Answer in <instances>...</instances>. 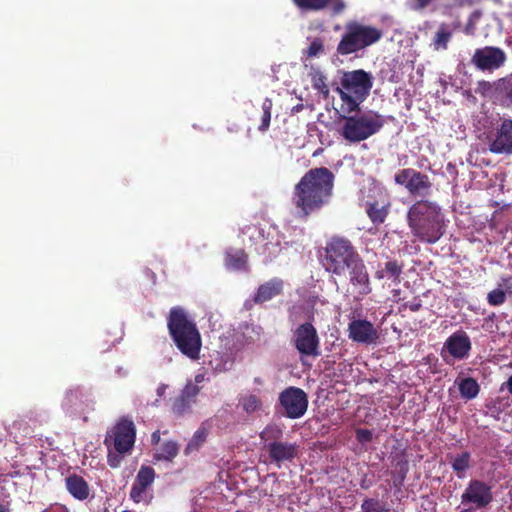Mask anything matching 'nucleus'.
<instances>
[{
    "label": "nucleus",
    "mask_w": 512,
    "mask_h": 512,
    "mask_svg": "<svg viewBox=\"0 0 512 512\" xmlns=\"http://www.w3.org/2000/svg\"><path fill=\"white\" fill-rule=\"evenodd\" d=\"M322 264L333 275L348 276L353 292L358 296H366L372 291L364 260L349 239L341 236L330 238L324 247Z\"/></svg>",
    "instance_id": "obj_1"
},
{
    "label": "nucleus",
    "mask_w": 512,
    "mask_h": 512,
    "mask_svg": "<svg viewBox=\"0 0 512 512\" xmlns=\"http://www.w3.org/2000/svg\"><path fill=\"white\" fill-rule=\"evenodd\" d=\"M335 176L326 167L309 169L294 186L293 204L300 216L307 218L321 210L333 195Z\"/></svg>",
    "instance_id": "obj_2"
},
{
    "label": "nucleus",
    "mask_w": 512,
    "mask_h": 512,
    "mask_svg": "<svg viewBox=\"0 0 512 512\" xmlns=\"http://www.w3.org/2000/svg\"><path fill=\"white\" fill-rule=\"evenodd\" d=\"M406 221L412 236L420 243L435 244L446 232L441 206L429 199L416 200L407 210Z\"/></svg>",
    "instance_id": "obj_3"
},
{
    "label": "nucleus",
    "mask_w": 512,
    "mask_h": 512,
    "mask_svg": "<svg viewBox=\"0 0 512 512\" xmlns=\"http://www.w3.org/2000/svg\"><path fill=\"white\" fill-rule=\"evenodd\" d=\"M167 329L176 348L187 358L199 360L202 348L201 334L195 321L182 306L170 308Z\"/></svg>",
    "instance_id": "obj_4"
},
{
    "label": "nucleus",
    "mask_w": 512,
    "mask_h": 512,
    "mask_svg": "<svg viewBox=\"0 0 512 512\" xmlns=\"http://www.w3.org/2000/svg\"><path fill=\"white\" fill-rule=\"evenodd\" d=\"M372 85V75L362 69L344 72L340 87L336 89L342 101L341 111L346 114L360 112V105L369 95Z\"/></svg>",
    "instance_id": "obj_5"
},
{
    "label": "nucleus",
    "mask_w": 512,
    "mask_h": 512,
    "mask_svg": "<svg viewBox=\"0 0 512 512\" xmlns=\"http://www.w3.org/2000/svg\"><path fill=\"white\" fill-rule=\"evenodd\" d=\"M340 116L343 121L340 135L349 143H359L377 134L384 126L385 119L374 111L365 113L355 112Z\"/></svg>",
    "instance_id": "obj_6"
},
{
    "label": "nucleus",
    "mask_w": 512,
    "mask_h": 512,
    "mask_svg": "<svg viewBox=\"0 0 512 512\" xmlns=\"http://www.w3.org/2000/svg\"><path fill=\"white\" fill-rule=\"evenodd\" d=\"M383 36V32L371 25L356 20L345 23L344 33L336 47L337 54L347 56L355 54L375 43Z\"/></svg>",
    "instance_id": "obj_7"
},
{
    "label": "nucleus",
    "mask_w": 512,
    "mask_h": 512,
    "mask_svg": "<svg viewBox=\"0 0 512 512\" xmlns=\"http://www.w3.org/2000/svg\"><path fill=\"white\" fill-rule=\"evenodd\" d=\"M136 440V427L128 419H121L106 433L104 444L122 455H130Z\"/></svg>",
    "instance_id": "obj_8"
},
{
    "label": "nucleus",
    "mask_w": 512,
    "mask_h": 512,
    "mask_svg": "<svg viewBox=\"0 0 512 512\" xmlns=\"http://www.w3.org/2000/svg\"><path fill=\"white\" fill-rule=\"evenodd\" d=\"M394 182L415 198L428 196L433 185L427 174L413 168L398 170L394 175Z\"/></svg>",
    "instance_id": "obj_9"
},
{
    "label": "nucleus",
    "mask_w": 512,
    "mask_h": 512,
    "mask_svg": "<svg viewBox=\"0 0 512 512\" xmlns=\"http://www.w3.org/2000/svg\"><path fill=\"white\" fill-rule=\"evenodd\" d=\"M488 149L496 155H512V117H500L488 135Z\"/></svg>",
    "instance_id": "obj_10"
},
{
    "label": "nucleus",
    "mask_w": 512,
    "mask_h": 512,
    "mask_svg": "<svg viewBox=\"0 0 512 512\" xmlns=\"http://www.w3.org/2000/svg\"><path fill=\"white\" fill-rule=\"evenodd\" d=\"M493 499L491 487L483 481L471 480L461 495L460 512H474L487 507Z\"/></svg>",
    "instance_id": "obj_11"
},
{
    "label": "nucleus",
    "mask_w": 512,
    "mask_h": 512,
    "mask_svg": "<svg viewBox=\"0 0 512 512\" xmlns=\"http://www.w3.org/2000/svg\"><path fill=\"white\" fill-rule=\"evenodd\" d=\"M314 316L310 313L307 322L300 324L294 331V346L296 350L305 356L316 357L320 355L319 351V336L316 328L312 324Z\"/></svg>",
    "instance_id": "obj_12"
},
{
    "label": "nucleus",
    "mask_w": 512,
    "mask_h": 512,
    "mask_svg": "<svg viewBox=\"0 0 512 512\" xmlns=\"http://www.w3.org/2000/svg\"><path fill=\"white\" fill-rule=\"evenodd\" d=\"M506 61L505 52L494 46L478 48L472 55L471 62L481 71H495L501 68Z\"/></svg>",
    "instance_id": "obj_13"
},
{
    "label": "nucleus",
    "mask_w": 512,
    "mask_h": 512,
    "mask_svg": "<svg viewBox=\"0 0 512 512\" xmlns=\"http://www.w3.org/2000/svg\"><path fill=\"white\" fill-rule=\"evenodd\" d=\"M155 476V470L152 467L146 465L140 467L130 490V498L135 503L149 504L151 502L152 494L149 492V488L153 484Z\"/></svg>",
    "instance_id": "obj_14"
},
{
    "label": "nucleus",
    "mask_w": 512,
    "mask_h": 512,
    "mask_svg": "<svg viewBox=\"0 0 512 512\" xmlns=\"http://www.w3.org/2000/svg\"><path fill=\"white\" fill-rule=\"evenodd\" d=\"M279 401L286 416H303L308 407L307 394L297 387H289L282 391Z\"/></svg>",
    "instance_id": "obj_15"
},
{
    "label": "nucleus",
    "mask_w": 512,
    "mask_h": 512,
    "mask_svg": "<svg viewBox=\"0 0 512 512\" xmlns=\"http://www.w3.org/2000/svg\"><path fill=\"white\" fill-rule=\"evenodd\" d=\"M348 337L353 342L361 344H375L379 333L373 323L366 319H352L347 328Z\"/></svg>",
    "instance_id": "obj_16"
},
{
    "label": "nucleus",
    "mask_w": 512,
    "mask_h": 512,
    "mask_svg": "<svg viewBox=\"0 0 512 512\" xmlns=\"http://www.w3.org/2000/svg\"><path fill=\"white\" fill-rule=\"evenodd\" d=\"M292 2L302 12L330 10L332 15H340L347 8L345 0H292Z\"/></svg>",
    "instance_id": "obj_17"
},
{
    "label": "nucleus",
    "mask_w": 512,
    "mask_h": 512,
    "mask_svg": "<svg viewBox=\"0 0 512 512\" xmlns=\"http://www.w3.org/2000/svg\"><path fill=\"white\" fill-rule=\"evenodd\" d=\"M199 392L200 388L198 385L189 381L178 396L170 399L171 412L176 415L189 413L192 406L196 403Z\"/></svg>",
    "instance_id": "obj_18"
},
{
    "label": "nucleus",
    "mask_w": 512,
    "mask_h": 512,
    "mask_svg": "<svg viewBox=\"0 0 512 512\" xmlns=\"http://www.w3.org/2000/svg\"><path fill=\"white\" fill-rule=\"evenodd\" d=\"M472 344L465 331L459 330L451 334L444 343L446 350L454 359L463 360L468 358Z\"/></svg>",
    "instance_id": "obj_19"
},
{
    "label": "nucleus",
    "mask_w": 512,
    "mask_h": 512,
    "mask_svg": "<svg viewBox=\"0 0 512 512\" xmlns=\"http://www.w3.org/2000/svg\"><path fill=\"white\" fill-rule=\"evenodd\" d=\"M283 286V280L277 277L261 284L254 294V303L262 304L281 295L283 293Z\"/></svg>",
    "instance_id": "obj_20"
},
{
    "label": "nucleus",
    "mask_w": 512,
    "mask_h": 512,
    "mask_svg": "<svg viewBox=\"0 0 512 512\" xmlns=\"http://www.w3.org/2000/svg\"><path fill=\"white\" fill-rule=\"evenodd\" d=\"M267 450L271 461L276 463L291 461L298 455V447L287 442H271Z\"/></svg>",
    "instance_id": "obj_21"
},
{
    "label": "nucleus",
    "mask_w": 512,
    "mask_h": 512,
    "mask_svg": "<svg viewBox=\"0 0 512 512\" xmlns=\"http://www.w3.org/2000/svg\"><path fill=\"white\" fill-rule=\"evenodd\" d=\"M391 208V202H379V201H368L365 205V211L370 221L375 225L379 226L383 224Z\"/></svg>",
    "instance_id": "obj_22"
},
{
    "label": "nucleus",
    "mask_w": 512,
    "mask_h": 512,
    "mask_svg": "<svg viewBox=\"0 0 512 512\" xmlns=\"http://www.w3.org/2000/svg\"><path fill=\"white\" fill-rule=\"evenodd\" d=\"M282 250L281 242L278 237L269 238V234L267 235V240H265L259 247H257V254L264 257L265 262H270L275 259Z\"/></svg>",
    "instance_id": "obj_23"
},
{
    "label": "nucleus",
    "mask_w": 512,
    "mask_h": 512,
    "mask_svg": "<svg viewBox=\"0 0 512 512\" xmlns=\"http://www.w3.org/2000/svg\"><path fill=\"white\" fill-rule=\"evenodd\" d=\"M180 446L176 441L168 440L161 443L153 454L155 461L172 462L179 453Z\"/></svg>",
    "instance_id": "obj_24"
},
{
    "label": "nucleus",
    "mask_w": 512,
    "mask_h": 512,
    "mask_svg": "<svg viewBox=\"0 0 512 512\" xmlns=\"http://www.w3.org/2000/svg\"><path fill=\"white\" fill-rule=\"evenodd\" d=\"M454 29L448 23H441L433 37L432 45L435 50H446L448 43L452 38Z\"/></svg>",
    "instance_id": "obj_25"
},
{
    "label": "nucleus",
    "mask_w": 512,
    "mask_h": 512,
    "mask_svg": "<svg viewBox=\"0 0 512 512\" xmlns=\"http://www.w3.org/2000/svg\"><path fill=\"white\" fill-rule=\"evenodd\" d=\"M501 82L502 78H499L494 82L481 80L477 83L476 93L480 94L483 97H490L494 99L496 103L499 104L501 96V92L499 89L502 87L500 84Z\"/></svg>",
    "instance_id": "obj_26"
},
{
    "label": "nucleus",
    "mask_w": 512,
    "mask_h": 512,
    "mask_svg": "<svg viewBox=\"0 0 512 512\" xmlns=\"http://www.w3.org/2000/svg\"><path fill=\"white\" fill-rule=\"evenodd\" d=\"M242 234L247 237L249 246L253 247L255 252H257V247L267 240L264 229L255 224L246 225L242 229Z\"/></svg>",
    "instance_id": "obj_27"
},
{
    "label": "nucleus",
    "mask_w": 512,
    "mask_h": 512,
    "mask_svg": "<svg viewBox=\"0 0 512 512\" xmlns=\"http://www.w3.org/2000/svg\"><path fill=\"white\" fill-rule=\"evenodd\" d=\"M68 491L77 499L84 500L89 495V488L83 478L79 476H70L66 479Z\"/></svg>",
    "instance_id": "obj_28"
},
{
    "label": "nucleus",
    "mask_w": 512,
    "mask_h": 512,
    "mask_svg": "<svg viewBox=\"0 0 512 512\" xmlns=\"http://www.w3.org/2000/svg\"><path fill=\"white\" fill-rule=\"evenodd\" d=\"M403 271V264H400L397 260H390L385 263L383 269L376 272L377 279H383L385 277L392 278L395 282H400V276Z\"/></svg>",
    "instance_id": "obj_29"
},
{
    "label": "nucleus",
    "mask_w": 512,
    "mask_h": 512,
    "mask_svg": "<svg viewBox=\"0 0 512 512\" xmlns=\"http://www.w3.org/2000/svg\"><path fill=\"white\" fill-rule=\"evenodd\" d=\"M458 389L462 398L471 400L477 397L480 392L478 382L472 377H466L459 381Z\"/></svg>",
    "instance_id": "obj_30"
},
{
    "label": "nucleus",
    "mask_w": 512,
    "mask_h": 512,
    "mask_svg": "<svg viewBox=\"0 0 512 512\" xmlns=\"http://www.w3.org/2000/svg\"><path fill=\"white\" fill-rule=\"evenodd\" d=\"M208 435V429L205 425H202L191 437L189 442L187 443L184 454L190 455L199 450V448L204 444Z\"/></svg>",
    "instance_id": "obj_31"
},
{
    "label": "nucleus",
    "mask_w": 512,
    "mask_h": 512,
    "mask_svg": "<svg viewBox=\"0 0 512 512\" xmlns=\"http://www.w3.org/2000/svg\"><path fill=\"white\" fill-rule=\"evenodd\" d=\"M247 254L244 250H238L234 253H227L225 257V264L232 270H245L247 267Z\"/></svg>",
    "instance_id": "obj_32"
},
{
    "label": "nucleus",
    "mask_w": 512,
    "mask_h": 512,
    "mask_svg": "<svg viewBox=\"0 0 512 512\" xmlns=\"http://www.w3.org/2000/svg\"><path fill=\"white\" fill-rule=\"evenodd\" d=\"M501 92L499 105L503 107L512 106V73L502 77Z\"/></svg>",
    "instance_id": "obj_33"
},
{
    "label": "nucleus",
    "mask_w": 512,
    "mask_h": 512,
    "mask_svg": "<svg viewBox=\"0 0 512 512\" xmlns=\"http://www.w3.org/2000/svg\"><path fill=\"white\" fill-rule=\"evenodd\" d=\"M272 107H273L272 99L265 98L261 105L263 113H262V117H261V124L258 126V130L260 132H266L270 127Z\"/></svg>",
    "instance_id": "obj_34"
},
{
    "label": "nucleus",
    "mask_w": 512,
    "mask_h": 512,
    "mask_svg": "<svg viewBox=\"0 0 512 512\" xmlns=\"http://www.w3.org/2000/svg\"><path fill=\"white\" fill-rule=\"evenodd\" d=\"M86 396V392L81 387H74L65 392L63 404L71 407L77 405Z\"/></svg>",
    "instance_id": "obj_35"
},
{
    "label": "nucleus",
    "mask_w": 512,
    "mask_h": 512,
    "mask_svg": "<svg viewBox=\"0 0 512 512\" xmlns=\"http://www.w3.org/2000/svg\"><path fill=\"white\" fill-rule=\"evenodd\" d=\"M282 429L277 425H268L260 434L262 441L265 442L266 447L271 442H279L278 439L282 436Z\"/></svg>",
    "instance_id": "obj_36"
},
{
    "label": "nucleus",
    "mask_w": 512,
    "mask_h": 512,
    "mask_svg": "<svg viewBox=\"0 0 512 512\" xmlns=\"http://www.w3.org/2000/svg\"><path fill=\"white\" fill-rule=\"evenodd\" d=\"M506 299V291L503 290L500 284L487 294V303L493 307L504 304Z\"/></svg>",
    "instance_id": "obj_37"
},
{
    "label": "nucleus",
    "mask_w": 512,
    "mask_h": 512,
    "mask_svg": "<svg viewBox=\"0 0 512 512\" xmlns=\"http://www.w3.org/2000/svg\"><path fill=\"white\" fill-rule=\"evenodd\" d=\"M470 455L467 452H463L456 456L453 460L452 467L457 472L458 477H463L464 473L469 467Z\"/></svg>",
    "instance_id": "obj_38"
},
{
    "label": "nucleus",
    "mask_w": 512,
    "mask_h": 512,
    "mask_svg": "<svg viewBox=\"0 0 512 512\" xmlns=\"http://www.w3.org/2000/svg\"><path fill=\"white\" fill-rule=\"evenodd\" d=\"M241 404L243 406V410L248 414L258 411L261 407V401L255 395H248L243 397L241 399Z\"/></svg>",
    "instance_id": "obj_39"
},
{
    "label": "nucleus",
    "mask_w": 512,
    "mask_h": 512,
    "mask_svg": "<svg viewBox=\"0 0 512 512\" xmlns=\"http://www.w3.org/2000/svg\"><path fill=\"white\" fill-rule=\"evenodd\" d=\"M324 52V41L321 37H315L312 39L310 45L305 51V55L308 58L318 57Z\"/></svg>",
    "instance_id": "obj_40"
},
{
    "label": "nucleus",
    "mask_w": 512,
    "mask_h": 512,
    "mask_svg": "<svg viewBox=\"0 0 512 512\" xmlns=\"http://www.w3.org/2000/svg\"><path fill=\"white\" fill-rule=\"evenodd\" d=\"M363 512H385L386 508L381 502L375 499H366L361 505Z\"/></svg>",
    "instance_id": "obj_41"
},
{
    "label": "nucleus",
    "mask_w": 512,
    "mask_h": 512,
    "mask_svg": "<svg viewBox=\"0 0 512 512\" xmlns=\"http://www.w3.org/2000/svg\"><path fill=\"white\" fill-rule=\"evenodd\" d=\"M126 455H122L116 452L113 448L108 449L107 462L110 467L117 468L120 466L123 457Z\"/></svg>",
    "instance_id": "obj_42"
},
{
    "label": "nucleus",
    "mask_w": 512,
    "mask_h": 512,
    "mask_svg": "<svg viewBox=\"0 0 512 512\" xmlns=\"http://www.w3.org/2000/svg\"><path fill=\"white\" fill-rule=\"evenodd\" d=\"M411 2L412 8L416 11H422L432 4H434L437 0H409Z\"/></svg>",
    "instance_id": "obj_43"
},
{
    "label": "nucleus",
    "mask_w": 512,
    "mask_h": 512,
    "mask_svg": "<svg viewBox=\"0 0 512 512\" xmlns=\"http://www.w3.org/2000/svg\"><path fill=\"white\" fill-rule=\"evenodd\" d=\"M502 288L506 291V296H512V276H504L501 278Z\"/></svg>",
    "instance_id": "obj_44"
},
{
    "label": "nucleus",
    "mask_w": 512,
    "mask_h": 512,
    "mask_svg": "<svg viewBox=\"0 0 512 512\" xmlns=\"http://www.w3.org/2000/svg\"><path fill=\"white\" fill-rule=\"evenodd\" d=\"M372 438V432L366 429L357 430V439L359 442H369Z\"/></svg>",
    "instance_id": "obj_45"
},
{
    "label": "nucleus",
    "mask_w": 512,
    "mask_h": 512,
    "mask_svg": "<svg viewBox=\"0 0 512 512\" xmlns=\"http://www.w3.org/2000/svg\"><path fill=\"white\" fill-rule=\"evenodd\" d=\"M405 307L409 308L412 312H417L421 309L422 303L420 300L414 299L412 302L405 303Z\"/></svg>",
    "instance_id": "obj_46"
},
{
    "label": "nucleus",
    "mask_w": 512,
    "mask_h": 512,
    "mask_svg": "<svg viewBox=\"0 0 512 512\" xmlns=\"http://www.w3.org/2000/svg\"><path fill=\"white\" fill-rule=\"evenodd\" d=\"M168 385L167 384H164V383H161L158 387H157V390H156V394L158 396L159 399L163 398L166 394V390L168 389Z\"/></svg>",
    "instance_id": "obj_47"
},
{
    "label": "nucleus",
    "mask_w": 512,
    "mask_h": 512,
    "mask_svg": "<svg viewBox=\"0 0 512 512\" xmlns=\"http://www.w3.org/2000/svg\"><path fill=\"white\" fill-rule=\"evenodd\" d=\"M314 87H315V88H317V89H319V90H321V91H322V92H324V93H328V88H327V86L325 85L324 80H323V78H322V77H320V78L318 79V81H317V82H315Z\"/></svg>",
    "instance_id": "obj_48"
},
{
    "label": "nucleus",
    "mask_w": 512,
    "mask_h": 512,
    "mask_svg": "<svg viewBox=\"0 0 512 512\" xmlns=\"http://www.w3.org/2000/svg\"><path fill=\"white\" fill-rule=\"evenodd\" d=\"M151 443H152V445H158L160 443V431L159 430L152 433Z\"/></svg>",
    "instance_id": "obj_49"
},
{
    "label": "nucleus",
    "mask_w": 512,
    "mask_h": 512,
    "mask_svg": "<svg viewBox=\"0 0 512 512\" xmlns=\"http://www.w3.org/2000/svg\"><path fill=\"white\" fill-rule=\"evenodd\" d=\"M304 309V306H293L292 310L290 311V319L292 321H295L296 319H294V313L299 310V311H302Z\"/></svg>",
    "instance_id": "obj_50"
},
{
    "label": "nucleus",
    "mask_w": 512,
    "mask_h": 512,
    "mask_svg": "<svg viewBox=\"0 0 512 512\" xmlns=\"http://www.w3.org/2000/svg\"><path fill=\"white\" fill-rule=\"evenodd\" d=\"M505 387L508 392L512 395V374L509 376L508 380L505 383Z\"/></svg>",
    "instance_id": "obj_51"
},
{
    "label": "nucleus",
    "mask_w": 512,
    "mask_h": 512,
    "mask_svg": "<svg viewBox=\"0 0 512 512\" xmlns=\"http://www.w3.org/2000/svg\"><path fill=\"white\" fill-rule=\"evenodd\" d=\"M203 379H204V376H203L202 374H198V375H196V376H195V383H194V384H196V385H197L198 383L202 382V381H203Z\"/></svg>",
    "instance_id": "obj_52"
},
{
    "label": "nucleus",
    "mask_w": 512,
    "mask_h": 512,
    "mask_svg": "<svg viewBox=\"0 0 512 512\" xmlns=\"http://www.w3.org/2000/svg\"><path fill=\"white\" fill-rule=\"evenodd\" d=\"M0 512H9L8 506L0 503Z\"/></svg>",
    "instance_id": "obj_53"
},
{
    "label": "nucleus",
    "mask_w": 512,
    "mask_h": 512,
    "mask_svg": "<svg viewBox=\"0 0 512 512\" xmlns=\"http://www.w3.org/2000/svg\"><path fill=\"white\" fill-rule=\"evenodd\" d=\"M469 31H471V28L466 27V28H465V33H466V34H469V33H470Z\"/></svg>",
    "instance_id": "obj_54"
},
{
    "label": "nucleus",
    "mask_w": 512,
    "mask_h": 512,
    "mask_svg": "<svg viewBox=\"0 0 512 512\" xmlns=\"http://www.w3.org/2000/svg\"><path fill=\"white\" fill-rule=\"evenodd\" d=\"M469 31H471V28L466 27V28H465V33H466V34H469V33H470Z\"/></svg>",
    "instance_id": "obj_55"
},
{
    "label": "nucleus",
    "mask_w": 512,
    "mask_h": 512,
    "mask_svg": "<svg viewBox=\"0 0 512 512\" xmlns=\"http://www.w3.org/2000/svg\"><path fill=\"white\" fill-rule=\"evenodd\" d=\"M159 399H156L154 405H158Z\"/></svg>",
    "instance_id": "obj_56"
}]
</instances>
